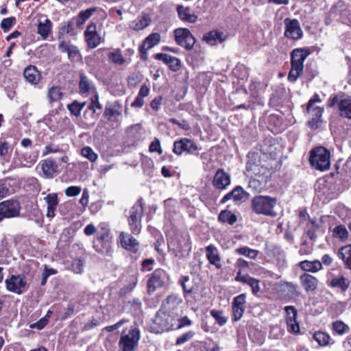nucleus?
Here are the masks:
<instances>
[{
	"label": "nucleus",
	"mask_w": 351,
	"mask_h": 351,
	"mask_svg": "<svg viewBox=\"0 0 351 351\" xmlns=\"http://www.w3.org/2000/svg\"><path fill=\"white\" fill-rule=\"evenodd\" d=\"M178 303L177 298L173 295L168 296L162 303L155 319V323L160 326L161 331H168L176 326V319L170 313L177 308Z\"/></svg>",
	"instance_id": "f257e3e1"
},
{
	"label": "nucleus",
	"mask_w": 351,
	"mask_h": 351,
	"mask_svg": "<svg viewBox=\"0 0 351 351\" xmlns=\"http://www.w3.org/2000/svg\"><path fill=\"white\" fill-rule=\"evenodd\" d=\"M276 204L277 199L269 195H256L251 200V208L254 213L271 217L277 216L275 211Z\"/></svg>",
	"instance_id": "f03ea898"
},
{
	"label": "nucleus",
	"mask_w": 351,
	"mask_h": 351,
	"mask_svg": "<svg viewBox=\"0 0 351 351\" xmlns=\"http://www.w3.org/2000/svg\"><path fill=\"white\" fill-rule=\"evenodd\" d=\"M144 213L143 199L140 197L136 202L130 208L126 217L128 223L132 234L137 235L141 233L142 229V218Z\"/></svg>",
	"instance_id": "7ed1b4c3"
},
{
	"label": "nucleus",
	"mask_w": 351,
	"mask_h": 351,
	"mask_svg": "<svg viewBox=\"0 0 351 351\" xmlns=\"http://www.w3.org/2000/svg\"><path fill=\"white\" fill-rule=\"evenodd\" d=\"M330 152L326 148L319 146L311 149L308 162L311 166L319 171H326L330 167Z\"/></svg>",
	"instance_id": "20e7f679"
},
{
	"label": "nucleus",
	"mask_w": 351,
	"mask_h": 351,
	"mask_svg": "<svg viewBox=\"0 0 351 351\" xmlns=\"http://www.w3.org/2000/svg\"><path fill=\"white\" fill-rule=\"evenodd\" d=\"M307 57V49L298 48L291 53V69L288 75V80L294 82L303 73L304 61Z\"/></svg>",
	"instance_id": "39448f33"
},
{
	"label": "nucleus",
	"mask_w": 351,
	"mask_h": 351,
	"mask_svg": "<svg viewBox=\"0 0 351 351\" xmlns=\"http://www.w3.org/2000/svg\"><path fill=\"white\" fill-rule=\"evenodd\" d=\"M336 106L340 117L351 119V96L343 93L331 95L328 99L327 107L334 108Z\"/></svg>",
	"instance_id": "423d86ee"
},
{
	"label": "nucleus",
	"mask_w": 351,
	"mask_h": 351,
	"mask_svg": "<svg viewBox=\"0 0 351 351\" xmlns=\"http://www.w3.org/2000/svg\"><path fill=\"white\" fill-rule=\"evenodd\" d=\"M140 339V331L134 328L128 330H123L118 343V351H135Z\"/></svg>",
	"instance_id": "0eeeda50"
},
{
	"label": "nucleus",
	"mask_w": 351,
	"mask_h": 351,
	"mask_svg": "<svg viewBox=\"0 0 351 351\" xmlns=\"http://www.w3.org/2000/svg\"><path fill=\"white\" fill-rule=\"evenodd\" d=\"M321 101L322 99L317 93L314 94L308 100V114L312 116L310 120H308V127L313 130L317 129L322 123V117L324 108L320 106L314 107L315 103Z\"/></svg>",
	"instance_id": "6e6552de"
},
{
	"label": "nucleus",
	"mask_w": 351,
	"mask_h": 351,
	"mask_svg": "<svg viewBox=\"0 0 351 351\" xmlns=\"http://www.w3.org/2000/svg\"><path fill=\"white\" fill-rule=\"evenodd\" d=\"M174 38L176 44L186 50H191L196 39L188 28H177L173 31Z\"/></svg>",
	"instance_id": "1a4fd4ad"
},
{
	"label": "nucleus",
	"mask_w": 351,
	"mask_h": 351,
	"mask_svg": "<svg viewBox=\"0 0 351 351\" xmlns=\"http://www.w3.org/2000/svg\"><path fill=\"white\" fill-rule=\"evenodd\" d=\"M20 210L21 204L16 199H10L0 202V222L5 219L19 217Z\"/></svg>",
	"instance_id": "9d476101"
},
{
	"label": "nucleus",
	"mask_w": 351,
	"mask_h": 351,
	"mask_svg": "<svg viewBox=\"0 0 351 351\" xmlns=\"http://www.w3.org/2000/svg\"><path fill=\"white\" fill-rule=\"evenodd\" d=\"M201 149L202 148L190 138H182L173 143V152L177 156H181L184 152L197 156Z\"/></svg>",
	"instance_id": "9b49d317"
},
{
	"label": "nucleus",
	"mask_w": 351,
	"mask_h": 351,
	"mask_svg": "<svg viewBox=\"0 0 351 351\" xmlns=\"http://www.w3.org/2000/svg\"><path fill=\"white\" fill-rule=\"evenodd\" d=\"M5 283L8 291L19 295L25 292L27 285L25 277L21 275H12L5 280Z\"/></svg>",
	"instance_id": "f8f14e48"
},
{
	"label": "nucleus",
	"mask_w": 351,
	"mask_h": 351,
	"mask_svg": "<svg viewBox=\"0 0 351 351\" xmlns=\"http://www.w3.org/2000/svg\"><path fill=\"white\" fill-rule=\"evenodd\" d=\"M167 278L166 272L162 269H156L147 280V292L152 294L158 288L165 285V280Z\"/></svg>",
	"instance_id": "ddd939ff"
},
{
	"label": "nucleus",
	"mask_w": 351,
	"mask_h": 351,
	"mask_svg": "<svg viewBox=\"0 0 351 351\" xmlns=\"http://www.w3.org/2000/svg\"><path fill=\"white\" fill-rule=\"evenodd\" d=\"M285 26V36L292 40H298L303 35L299 21L297 19L286 18L284 20Z\"/></svg>",
	"instance_id": "4468645a"
},
{
	"label": "nucleus",
	"mask_w": 351,
	"mask_h": 351,
	"mask_svg": "<svg viewBox=\"0 0 351 351\" xmlns=\"http://www.w3.org/2000/svg\"><path fill=\"white\" fill-rule=\"evenodd\" d=\"M85 40L90 49L96 48L101 42V38L97 31L96 23L89 24L84 32Z\"/></svg>",
	"instance_id": "2eb2a0df"
},
{
	"label": "nucleus",
	"mask_w": 351,
	"mask_h": 351,
	"mask_svg": "<svg viewBox=\"0 0 351 351\" xmlns=\"http://www.w3.org/2000/svg\"><path fill=\"white\" fill-rule=\"evenodd\" d=\"M119 242L122 247L132 253H136L138 250L139 243L131 234L121 232L119 237Z\"/></svg>",
	"instance_id": "dca6fc26"
},
{
	"label": "nucleus",
	"mask_w": 351,
	"mask_h": 351,
	"mask_svg": "<svg viewBox=\"0 0 351 351\" xmlns=\"http://www.w3.org/2000/svg\"><path fill=\"white\" fill-rule=\"evenodd\" d=\"M246 295L245 293H241L236 296L233 299L232 308L233 313V319L235 322L239 321L243 316L245 310V304Z\"/></svg>",
	"instance_id": "f3484780"
},
{
	"label": "nucleus",
	"mask_w": 351,
	"mask_h": 351,
	"mask_svg": "<svg viewBox=\"0 0 351 351\" xmlns=\"http://www.w3.org/2000/svg\"><path fill=\"white\" fill-rule=\"evenodd\" d=\"M230 184V175L226 173L223 169H219L216 171L213 185L217 189L224 190Z\"/></svg>",
	"instance_id": "a211bd4d"
},
{
	"label": "nucleus",
	"mask_w": 351,
	"mask_h": 351,
	"mask_svg": "<svg viewBox=\"0 0 351 351\" xmlns=\"http://www.w3.org/2000/svg\"><path fill=\"white\" fill-rule=\"evenodd\" d=\"M154 58L157 60L162 61L173 72H177L181 69L182 62L176 57L167 53H158L154 55Z\"/></svg>",
	"instance_id": "6ab92c4d"
},
{
	"label": "nucleus",
	"mask_w": 351,
	"mask_h": 351,
	"mask_svg": "<svg viewBox=\"0 0 351 351\" xmlns=\"http://www.w3.org/2000/svg\"><path fill=\"white\" fill-rule=\"evenodd\" d=\"M250 195L241 186H237L232 191L228 193L221 200V203L224 204L232 199L234 202H245L249 197Z\"/></svg>",
	"instance_id": "aec40b11"
},
{
	"label": "nucleus",
	"mask_w": 351,
	"mask_h": 351,
	"mask_svg": "<svg viewBox=\"0 0 351 351\" xmlns=\"http://www.w3.org/2000/svg\"><path fill=\"white\" fill-rule=\"evenodd\" d=\"M160 40V35L158 33H152L149 35L139 47L143 60L147 59V51L154 46L157 45Z\"/></svg>",
	"instance_id": "412c9836"
},
{
	"label": "nucleus",
	"mask_w": 351,
	"mask_h": 351,
	"mask_svg": "<svg viewBox=\"0 0 351 351\" xmlns=\"http://www.w3.org/2000/svg\"><path fill=\"white\" fill-rule=\"evenodd\" d=\"M285 310L287 314L286 322L288 326V331L293 333L299 332L300 326L296 322L297 310L292 306H286Z\"/></svg>",
	"instance_id": "4be33fe9"
},
{
	"label": "nucleus",
	"mask_w": 351,
	"mask_h": 351,
	"mask_svg": "<svg viewBox=\"0 0 351 351\" xmlns=\"http://www.w3.org/2000/svg\"><path fill=\"white\" fill-rule=\"evenodd\" d=\"M58 49L62 53H66L68 58L71 60L81 58L78 47L71 44L69 41L61 40L58 45Z\"/></svg>",
	"instance_id": "5701e85b"
},
{
	"label": "nucleus",
	"mask_w": 351,
	"mask_h": 351,
	"mask_svg": "<svg viewBox=\"0 0 351 351\" xmlns=\"http://www.w3.org/2000/svg\"><path fill=\"white\" fill-rule=\"evenodd\" d=\"M121 104L116 101L106 106L104 116L110 121H117L118 117L121 114Z\"/></svg>",
	"instance_id": "b1692460"
},
{
	"label": "nucleus",
	"mask_w": 351,
	"mask_h": 351,
	"mask_svg": "<svg viewBox=\"0 0 351 351\" xmlns=\"http://www.w3.org/2000/svg\"><path fill=\"white\" fill-rule=\"evenodd\" d=\"M176 11L179 19L185 23H194L197 21L198 16L189 7H185L182 5H178Z\"/></svg>",
	"instance_id": "393cba45"
},
{
	"label": "nucleus",
	"mask_w": 351,
	"mask_h": 351,
	"mask_svg": "<svg viewBox=\"0 0 351 351\" xmlns=\"http://www.w3.org/2000/svg\"><path fill=\"white\" fill-rule=\"evenodd\" d=\"M205 251L209 263L215 266L217 269H221L222 265L217 248L214 245L210 244L206 247Z\"/></svg>",
	"instance_id": "a878e982"
},
{
	"label": "nucleus",
	"mask_w": 351,
	"mask_h": 351,
	"mask_svg": "<svg viewBox=\"0 0 351 351\" xmlns=\"http://www.w3.org/2000/svg\"><path fill=\"white\" fill-rule=\"evenodd\" d=\"M226 37L222 32L219 30H213L204 34L202 40L211 46L216 45L217 43H222Z\"/></svg>",
	"instance_id": "bb28decb"
},
{
	"label": "nucleus",
	"mask_w": 351,
	"mask_h": 351,
	"mask_svg": "<svg viewBox=\"0 0 351 351\" xmlns=\"http://www.w3.org/2000/svg\"><path fill=\"white\" fill-rule=\"evenodd\" d=\"M44 199L47 204L46 216L47 218L52 219L55 217V211L59 203L58 195L55 193H49Z\"/></svg>",
	"instance_id": "cd10ccee"
},
{
	"label": "nucleus",
	"mask_w": 351,
	"mask_h": 351,
	"mask_svg": "<svg viewBox=\"0 0 351 351\" xmlns=\"http://www.w3.org/2000/svg\"><path fill=\"white\" fill-rule=\"evenodd\" d=\"M350 285V281L343 275H338L332 278L329 286L332 288H336L342 292H346Z\"/></svg>",
	"instance_id": "c85d7f7f"
},
{
	"label": "nucleus",
	"mask_w": 351,
	"mask_h": 351,
	"mask_svg": "<svg viewBox=\"0 0 351 351\" xmlns=\"http://www.w3.org/2000/svg\"><path fill=\"white\" fill-rule=\"evenodd\" d=\"M58 165L54 159L47 158L42 163V170L45 176L47 178H52L54 174L58 172Z\"/></svg>",
	"instance_id": "c756f323"
},
{
	"label": "nucleus",
	"mask_w": 351,
	"mask_h": 351,
	"mask_svg": "<svg viewBox=\"0 0 351 351\" xmlns=\"http://www.w3.org/2000/svg\"><path fill=\"white\" fill-rule=\"evenodd\" d=\"M337 254L343 261L345 268L351 270V244L341 247Z\"/></svg>",
	"instance_id": "7c9ffc66"
},
{
	"label": "nucleus",
	"mask_w": 351,
	"mask_h": 351,
	"mask_svg": "<svg viewBox=\"0 0 351 351\" xmlns=\"http://www.w3.org/2000/svg\"><path fill=\"white\" fill-rule=\"evenodd\" d=\"M313 339L320 347H326L335 343L328 332L322 330L315 331L313 335Z\"/></svg>",
	"instance_id": "2f4dec72"
},
{
	"label": "nucleus",
	"mask_w": 351,
	"mask_h": 351,
	"mask_svg": "<svg viewBox=\"0 0 351 351\" xmlns=\"http://www.w3.org/2000/svg\"><path fill=\"white\" fill-rule=\"evenodd\" d=\"M24 77L29 83L37 84L40 78V73L35 66L29 65L25 68L23 72Z\"/></svg>",
	"instance_id": "473e14b6"
},
{
	"label": "nucleus",
	"mask_w": 351,
	"mask_h": 351,
	"mask_svg": "<svg viewBox=\"0 0 351 351\" xmlns=\"http://www.w3.org/2000/svg\"><path fill=\"white\" fill-rule=\"evenodd\" d=\"M101 108L102 106L99 102V96L97 95H94L91 97V103L84 113L85 119H87V116L90 114L91 120L95 121L97 119V116L95 115L96 110H101Z\"/></svg>",
	"instance_id": "72a5a7b5"
},
{
	"label": "nucleus",
	"mask_w": 351,
	"mask_h": 351,
	"mask_svg": "<svg viewBox=\"0 0 351 351\" xmlns=\"http://www.w3.org/2000/svg\"><path fill=\"white\" fill-rule=\"evenodd\" d=\"M150 23V16L148 14H143L131 23L130 27L136 31L141 30L149 26Z\"/></svg>",
	"instance_id": "f704fd0d"
},
{
	"label": "nucleus",
	"mask_w": 351,
	"mask_h": 351,
	"mask_svg": "<svg viewBox=\"0 0 351 351\" xmlns=\"http://www.w3.org/2000/svg\"><path fill=\"white\" fill-rule=\"evenodd\" d=\"M52 23L48 19L42 23L40 22L38 25L37 33L42 37L43 40L47 38L49 34L51 33Z\"/></svg>",
	"instance_id": "c9c22d12"
},
{
	"label": "nucleus",
	"mask_w": 351,
	"mask_h": 351,
	"mask_svg": "<svg viewBox=\"0 0 351 351\" xmlns=\"http://www.w3.org/2000/svg\"><path fill=\"white\" fill-rule=\"evenodd\" d=\"M108 57L111 62L117 65H123L126 62V60L124 58L121 51L119 49H117L109 52Z\"/></svg>",
	"instance_id": "e433bc0d"
},
{
	"label": "nucleus",
	"mask_w": 351,
	"mask_h": 351,
	"mask_svg": "<svg viewBox=\"0 0 351 351\" xmlns=\"http://www.w3.org/2000/svg\"><path fill=\"white\" fill-rule=\"evenodd\" d=\"M349 233L344 225L340 224L335 226L332 230V237L339 239L341 241H346Z\"/></svg>",
	"instance_id": "4c0bfd02"
},
{
	"label": "nucleus",
	"mask_w": 351,
	"mask_h": 351,
	"mask_svg": "<svg viewBox=\"0 0 351 351\" xmlns=\"http://www.w3.org/2000/svg\"><path fill=\"white\" fill-rule=\"evenodd\" d=\"M332 330L339 335H343L350 331V327L343 321L337 320L332 323Z\"/></svg>",
	"instance_id": "58836bf2"
},
{
	"label": "nucleus",
	"mask_w": 351,
	"mask_h": 351,
	"mask_svg": "<svg viewBox=\"0 0 351 351\" xmlns=\"http://www.w3.org/2000/svg\"><path fill=\"white\" fill-rule=\"evenodd\" d=\"M218 219L221 222L228 223L230 225L234 223L237 220V216L227 210L221 211Z\"/></svg>",
	"instance_id": "ea45409f"
},
{
	"label": "nucleus",
	"mask_w": 351,
	"mask_h": 351,
	"mask_svg": "<svg viewBox=\"0 0 351 351\" xmlns=\"http://www.w3.org/2000/svg\"><path fill=\"white\" fill-rule=\"evenodd\" d=\"M47 97L50 103L56 102L62 98L61 88L58 86H53L49 89Z\"/></svg>",
	"instance_id": "a19ab883"
},
{
	"label": "nucleus",
	"mask_w": 351,
	"mask_h": 351,
	"mask_svg": "<svg viewBox=\"0 0 351 351\" xmlns=\"http://www.w3.org/2000/svg\"><path fill=\"white\" fill-rule=\"evenodd\" d=\"M59 36H58V40L60 42L61 40H63L62 39V36L64 34H71L74 35V27H73V23L71 21H69L64 23L62 27H60L59 30Z\"/></svg>",
	"instance_id": "79ce46f5"
},
{
	"label": "nucleus",
	"mask_w": 351,
	"mask_h": 351,
	"mask_svg": "<svg viewBox=\"0 0 351 351\" xmlns=\"http://www.w3.org/2000/svg\"><path fill=\"white\" fill-rule=\"evenodd\" d=\"M97 8H91L85 10L80 11L78 15V20L77 21V25H81L86 20H88L94 12L97 11Z\"/></svg>",
	"instance_id": "37998d69"
},
{
	"label": "nucleus",
	"mask_w": 351,
	"mask_h": 351,
	"mask_svg": "<svg viewBox=\"0 0 351 351\" xmlns=\"http://www.w3.org/2000/svg\"><path fill=\"white\" fill-rule=\"evenodd\" d=\"M84 105L85 103H80L77 101H74L73 103L67 105V108L71 114L77 117L80 115Z\"/></svg>",
	"instance_id": "c03bdc74"
},
{
	"label": "nucleus",
	"mask_w": 351,
	"mask_h": 351,
	"mask_svg": "<svg viewBox=\"0 0 351 351\" xmlns=\"http://www.w3.org/2000/svg\"><path fill=\"white\" fill-rule=\"evenodd\" d=\"M236 252L240 255H243L247 257H249L252 259H255L258 256V252L255 250L250 249L247 247H243L240 248H237L236 250Z\"/></svg>",
	"instance_id": "a18cd8bd"
},
{
	"label": "nucleus",
	"mask_w": 351,
	"mask_h": 351,
	"mask_svg": "<svg viewBox=\"0 0 351 351\" xmlns=\"http://www.w3.org/2000/svg\"><path fill=\"white\" fill-rule=\"evenodd\" d=\"M243 284H246L251 287L252 293L254 295H256L261 290V287L259 286V280L250 276L246 278Z\"/></svg>",
	"instance_id": "49530a36"
},
{
	"label": "nucleus",
	"mask_w": 351,
	"mask_h": 351,
	"mask_svg": "<svg viewBox=\"0 0 351 351\" xmlns=\"http://www.w3.org/2000/svg\"><path fill=\"white\" fill-rule=\"evenodd\" d=\"M210 315L221 326L225 325L227 322V317L223 316L222 311L211 310Z\"/></svg>",
	"instance_id": "de8ad7c7"
},
{
	"label": "nucleus",
	"mask_w": 351,
	"mask_h": 351,
	"mask_svg": "<svg viewBox=\"0 0 351 351\" xmlns=\"http://www.w3.org/2000/svg\"><path fill=\"white\" fill-rule=\"evenodd\" d=\"M282 291H287L289 298L297 295V286L291 282H285L281 287Z\"/></svg>",
	"instance_id": "09e8293b"
},
{
	"label": "nucleus",
	"mask_w": 351,
	"mask_h": 351,
	"mask_svg": "<svg viewBox=\"0 0 351 351\" xmlns=\"http://www.w3.org/2000/svg\"><path fill=\"white\" fill-rule=\"evenodd\" d=\"M189 241V239L188 236L183 238L182 240L178 241L176 249L177 252L179 253H182V252H189L191 250V246Z\"/></svg>",
	"instance_id": "8fccbe9b"
},
{
	"label": "nucleus",
	"mask_w": 351,
	"mask_h": 351,
	"mask_svg": "<svg viewBox=\"0 0 351 351\" xmlns=\"http://www.w3.org/2000/svg\"><path fill=\"white\" fill-rule=\"evenodd\" d=\"M80 90L82 93H86L90 90V84L88 79L84 74L80 75V81L79 84Z\"/></svg>",
	"instance_id": "3c124183"
},
{
	"label": "nucleus",
	"mask_w": 351,
	"mask_h": 351,
	"mask_svg": "<svg viewBox=\"0 0 351 351\" xmlns=\"http://www.w3.org/2000/svg\"><path fill=\"white\" fill-rule=\"evenodd\" d=\"M82 155L88 158L90 162H95L97 159V154L90 147H85L81 150Z\"/></svg>",
	"instance_id": "603ef678"
},
{
	"label": "nucleus",
	"mask_w": 351,
	"mask_h": 351,
	"mask_svg": "<svg viewBox=\"0 0 351 351\" xmlns=\"http://www.w3.org/2000/svg\"><path fill=\"white\" fill-rule=\"evenodd\" d=\"M16 23V18L14 16L3 19L1 23V27L4 32H8L12 26Z\"/></svg>",
	"instance_id": "864d4df0"
},
{
	"label": "nucleus",
	"mask_w": 351,
	"mask_h": 351,
	"mask_svg": "<svg viewBox=\"0 0 351 351\" xmlns=\"http://www.w3.org/2000/svg\"><path fill=\"white\" fill-rule=\"evenodd\" d=\"M195 335V332L192 330L188 331L183 335H180L176 339V345H182L186 343V341L191 339Z\"/></svg>",
	"instance_id": "5fc2aeb1"
},
{
	"label": "nucleus",
	"mask_w": 351,
	"mask_h": 351,
	"mask_svg": "<svg viewBox=\"0 0 351 351\" xmlns=\"http://www.w3.org/2000/svg\"><path fill=\"white\" fill-rule=\"evenodd\" d=\"M181 285L185 293H192L193 286L192 285V282L190 281L189 276H182Z\"/></svg>",
	"instance_id": "6e6d98bb"
},
{
	"label": "nucleus",
	"mask_w": 351,
	"mask_h": 351,
	"mask_svg": "<svg viewBox=\"0 0 351 351\" xmlns=\"http://www.w3.org/2000/svg\"><path fill=\"white\" fill-rule=\"evenodd\" d=\"M71 270L75 274H81L83 271L84 261L82 259H75L71 263Z\"/></svg>",
	"instance_id": "4d7b16f0"
},
{
	"label": "nucleus",
	"mask_w": 351,
	"mask_h": 351,
	"mask_svg": "<svg viewBox=\"0 0 351 351\" xmlns=\"http://www.w3.org/2000/svg\"><path fill=\"white\" fill-rule=\"evenodd\" d=\"M149 150L150 152H157L159 154L162 153L160 142L158 138H155L154 141L150 143Z\"/></svg>",
	"instance_id": "13d9d810"
},
{
	"label": "nucleus",
	"mask_w": 351,
	"mask_h": 351,
	"mask_svg": "<svg viewBox=\"0 0 351 351\" xmlns=\"http://www.w3.org/2000/svg\"><path fill=\"white\" fill-rule=\"evenodd\" d=\"M82 189L80 186H69L65 190V195L68 197H75L81 193Z\"/></svg>",
	"instance_id": "bf43d9fd"
},
{
	"label": "nucleus",
	"mask_w": 351,
	"mask_h": 351,
	"mask_svg": "<svg viewBox=\"0 0 351 351\" xmlns=\"http://www.w3.org/2000/svg\"><path fill=\"white\" fill-rule=\"evenodd\" d=\"M169 122L178 125L180 128L184 130H190V125L188 123V121L185 120H182L181 121H178V119L175 118H171L169 119Z\"/></svg>",
	"instance_id": "052dcab7"
},
{
	"label": "nucleus",
	"mask_w": 351,
	"mask_h": 351,
	"mask_svg": "<svg viewBox=\"0 0 351 351\" xmlns=\"http://www.w3.org/2000/svg\"><path fill=\"white\" fill-rule=\"evenodd\" d=\"M176 322H178V324L175 327V328L176 329H179L185 326H189L192 324L191 320L189 319L186 316L176 319Z\"/></svg>",
	"instance_id": "680f3d73"
},
{
	"label": "nucleus",
	"mask_w": 351,
	"mask_h": 351,
	"mask_svg": "<svg viewBox=\"0 0 351 351\" xmlns=\"http://www.w3.org/2000/svg\"><path fill=\"white\" fill-rule=\"evenodd\" d=\"M322 267V263L319 261H308V271L316 272Z\"/></svg>",
	"instance_id": "e2e57ef3"
},
{
	"label": "nucleus",
	"mask_w": 351,
	"mask_h": 351,
	"mask_svg": "<svg viewBox=\"0 0 351 351\" xmlns=\"http://www.w3.org/2000/svg\"><path fill=\"white\" fill-rule=\"evenodd\" d=\"M48 323L47 317H43L36 323L30 325L31 328H37L38 330L43 329Z\"/></svg>",
	"instance_id": "0e129e2a"
},
{
	"label": "nucleus",
	"mask_w": 351,
	"mask_h": 351,
	"mask_svg": "<svg viewBox=\"0 0 351 351\" xmlns=\"http://www.w3.org/2000/svg\"><path fill=\"white\" fill-rule=\"evenodd\" d=\"M128 322V319H122L114 325L106 326L105 328V330L108 332H112L113 330L119 328L121 326H123L124 324L127 323Z\"/></svg>",
	"instance_id": "69168bd1"
},
{
	"label": "nucleus",
	"mask_w": 351,
	"mask_h": 351,
	"mask_svg": "<svg viewBox=\"0 0 351 351\" xmlns=\"http://www.w3.org/2000/svg\"><path fill=\"white\" fill-rule=\"evenodd\" d=\"M162 96H158L155 97L150 103L151 108L155 110L158 111L160 108V106L162 104Z\"/></svg>",
	"instance_id": "338daca9"
},
{
	"label": "nucleus",
	"mask_w": 351,
	"mask_h": 351,
	"mask_svg": "<svg viewBox=\"0 0 351 351\" xmlns=\"http://www.w3.org/2000/svg\"><path fill=\"white\" fill-rule=\"evenodd\" d=\"M318 284V280L313 276L308 274V291H313L316 289Z\"/></svg>",
	"instance_id": "774afa93"
}]
</instances>
